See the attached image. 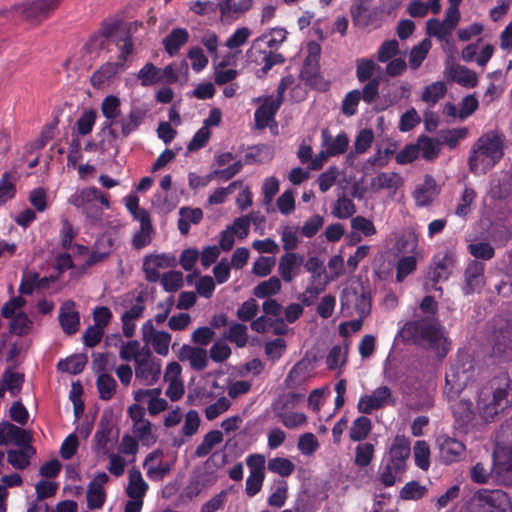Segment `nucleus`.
Listing matches in <instances>:
<instances>
[{"label": "nucleus", "instance_id": "obj_23", "mask_svg": "<svg viewBox=\"0 0 512 512\" xmlns=\"http://www.w3.org/2000/svg\"><path fill=\"white\" fill-rule=\"evenodd\" d=\"M304 263V256L295 252H286L279 259L278 273L281 279L290 283L298 275L302 264Z\"/></svg>", "mask_w": 512, "mask_h": 512}, {"label": "nucleus", "instance_id": "obj_28", "mask_svg": "<svg viewBox=\"0 0 512 512\" xmlns=\"http://www.w3.org/2000/svg\"><path fill=\"white\" fill-rule=\"evenodd\" d=\"M282 104L281 99L274 96H267L264 98L262 105L256 109L254 113L256 125L264 128L269 125L279 110Z\"/></svg>", "mask_w": 512, "mask_h": 512}, {"label": "nucleus", "instance_id": "obj_38", "mask_svg": "<svg viewBox=\"0 0 512 512\" xmlns=\"http://www.w3.org/2000/svg\"><path fill=\"white\" fill-rule=\"evenodd\" d=\"M402 183V179L396 172H380L371 179L370 188L377 192L382 189L395 191Z\"/></svg>", "mask_w": 512, "mask_h": 512}, {"label": "nucleus", "instance_id": "obj_3", "mask_svg": "<svg viewBox=\"0 0 512 512\" xmlns=\"http://www.w3.org/2000/svg\"><path fill=\"white\" fill-rule=\"evenodd\" d=\"M503 156V139L496 133L481 136L473 145L468 159L470 171L476 175L485 174Z\"/></svg>", "mask_w": 512, "mask_h": 512}, {"label": "nucleus", "instance_id": "obj_42", "mask_svg": "<svg viewBox=\"0 0 512 512\" xmlns=\"http://www.w3.org/2000/svg\"><path fill=\"white\" fill-rule=\"evenodd\" d=\"M179 215L178 229L182 235L188 234L191 224H198L203 218L200 208L182 207Z\"/></svg>", "mask_w": 512, "mask_h": 512}, {"label": "nucleus", "instance_id": "obj_20", "mask_svg": "<svg viewBox=\"0 0 512 512\" xmlns=\"http://www.w3.org/2000/svg\"><path fill=\"white\" fill-rule=\"evenodd\" d=\"M31 443L30 434L8 421L0 422V446H19Z\"/></svg>", "mask_w": 512, "mask_h": 512}, {"label": "nucleus", "instance_id": "obj_12", "mask_svg": "<svg viewBox=\"0 0 512 512\" xmlns=\"http://www.w3.org/2000/svg\"><path fill=\"white\" fill-rule=\"evenodd\" d=\"M110 478L105 472H98L90 480L86 490L87 508L90 510H100L103 508L107 494L105 490L106 484Z\"/></svg>", "mask_w": 512, "mask_h": 512}, {"label": "nucleus", "instance_id": "obj_29", "mask_svg": "<svg viewBox=\"0 0 512 512\" xmlns=\"http://www.w3.org/2000/svg\"><path fill=\"white\" fill-rule=\"evenodd\" d=\"M178 358L188 362L196 371L204 370L208 365L207 351L200 347L183 345L179 350Z\"/></svg>", "mask_w": 512, "mask_h": 512}, {"label": "nucleus", "instance_id": "obj_1", "mask_svg": "<svg viewBox=\"0 0 512 512\" xmlns=\"http://www.w3.org/2000/svg\"><path fill=\"white\" fill-rule=\"evenodd\" d=\"M512 393L509 375L501 373L476 391V410L470 400L461 399L452 405V412L458 427L467 432L479 424L477 416L483 423L495 420V417L508 405Z\"/></svg>", "mask_w": 512, "mask_h": 512}, {"label": "nucleus", "instance_id": "obj_64", "mask_svg": "<svg viewBox=\"0 0 512 512\" xmlns=\"http://www.w3.org/2000/svg\"><path fill=\"white\" fill-rule=\"evenodd\" d=\"M467 250L475 259L481 260H490L495 254L493 246L484 241L471 242L468 244Z\"/></svg>", "mask_w": 512, "mask_h": 512}, {"label": "nucleus", "instance_id": "obj_8", "mask_svg": "<svg viewBox=\"0 0 512 512\" xmlns=\"http://www.w3.org/2000/svg\"><path fill=\"white\" fill-rule=\"evenodd\" d=\"M482 512H512V503L507 493L501 489H480L474 496Z\"/></svg>", "mask_w": 512, "mask_h": 512}, {"label": "nucleus", "instance_id": "obj_16", "mask_svg": "<svg viewBox=\"0 0 512 512\" xmlns=\"http://www.w3.org/2000/svg\"><path fill=\"white\" fill-rule=\"evenodd\" d=\"M453 262V255L448 251L445 253H439L434 257L433 266L429 271V279L432 281V286L435 290H442L441 287L437 286V284L446 281L449 278Z\"/></svg>", "mask_w": 512, "mask_h": 512}, {"label": "nucleus", "instance_id": "obj_6", "mask_svg": "<svg viewBox=\"0 0 512 512\" xmlns=\"http://www.w3.org/2000/svg\"><path fill=\"white\" fill-rule=\"evenodd\" d=\"M61 0H31L16 6V13L31 25H38L57 9Z\"/></svg>", "mask_w": 512, "mask_h": 512}, {"label": "nucleus", "instance_id": "obj_52", "mask_svg": "<svg viewBox=\"0 0 512 512\" xmlns=\"http://www.w3.org/2000/svg\"><path fill=\"white\" fill-rule=\"evenodd\" d=\"M421 255H407L402 256L396 263V281L402 282L404 279L413 273L417 266V261Z\"/></svg>", "mask_w": 512, "mask_h": 512}, {"label": "nucleus", "instance_id": "obj_25", "mask_svg": "<svg viewBox=\"0 0 512 512\" xmlns=\"http://www.w3.org/2000/svg\"><path fill=\"white\" fill-rule=\"evenodd\" d=\"M58 318L64 333L73 335L78 331L80 315L74 301L67 300L61 305Z\"/></svg>", "mask_w": 512, "mask_h": 512}, {"label": "nucleus", "instance_id": "obj_31", "mask_svg": "<svg viewBox=\"0 0 512 512\" xmlns=\"http://www.w3.org/2000/svg\"><path fill=\"white\" fill-rule=\"evenodd\" d=\"M405 470L404 467L398 464L384 460L378 468L376 481L385 487H391L400 480Z\"/></svg>", "mask_w": 512, "mask_h": 512}, {"label": "nucleus", "instance_id": "obj_9", "mask_svg": "<svg viewBox=\"0 0 512 512\" xmlns=\"http://www.w3.org/2000/svg\"><path fill=\"white\" fill-rule=\"evenodd\" d=\"M395 403L396 400L392 390L386 385H381L375 388L371 393L360 396L357 403V410L361 414H371L387 406H393Z\"/></svg>", "mask_w": 512, "mask_h": 512}, {"label": "nucleus", "instance_id": "obj_45", "mask_svg": "<svg viewBox=\"0 0 512 512\" xmlns=\"http://www.w3.org/2000/svg\"><path fill=\"white\" fill-rule=\"evenodd\" d=\"M49 279L41 277L36 272H26L23 274L19 285V292L23 295H30L36 288H44L47 286Z\"/></svg>", "mask_w": 512, "mask_h": 512}, {"label": "nucleus", "instance_id": "obj_54", "mask_svg": "<svg viewBox=\"0 0 512 512\" xmlns=\"http://www.w3.org/2000/svg\"><path fill=\"white\" fill-rule=\"evenodd\" d=\"M87 363V358L83 354L72 355L58 362V369L72 375L81 373Z\"/></svg>", "mask_w": 512, "mask_h": 512}, {"label": "nucleus", "instance_id": "obj_11", "mask_svg": "<svg viewBox=\"0 0 512 512\" xmlns=\"http://www.w3.org/2000/svg\"><path fill=\"white\" fill-rule=\"evenodd\" d=\"M141 333L146 346H150L160 356L168 355L172 339L170 333L157 330L151 319L143 323Z\"/></svg>", "mask_w": 512, "mask_h": 512}, {"label": "nucleus", "instance_id": "obj_56", "mask_svg": "<svg viewBox=\"0 0 512 512\" xmlns=\"http://www.w3.org/2000/svg\"><path fill=\"white\" fill-rule=\"evenodd\" d=\"M299 227L295 225H285L280 230L282 247L286 252H293L300 242Z\"/></svg>", "mask_w": 512, "mask_h": 512}, {"label": "nucleus", "instance_id": "obj_43", "mask_svg": "<svg viewBox=\"0 0 512 512\" xmlns=\"http://www.w3.org/2000/svg\"><path fill=\"white\" fill-rule=\"evenodd\" d=\"M132 432L134 437L139 440L143 446L150 447L157 441L154 427L149 420L132 424Z\"/></svg>", "mask_w": 512, "mask_h": 512}, {"label": "nucleus", "instance_id": "obj_57", "mask_svg": "<svg viewBox=\"0 0 512 512\" xmlns=\"http://www.w3.org/2000/svg\"><path fill=\"white\" fill-rule=\"evenodd\" d=\"M468 134L465 127L441 130L438 133V141L440 144L447 145L450 149H454L460 140L464 139Z\"/></svg>", "mask_w": 512, "mask_h": 512}, {"label": "nucleus", "instance_id": "obj_36", "mask_svg": "<svg viewBox=\"0 0 512 512\" xmlns=\"http://www.w3.org/2000/svg\"><path fill=\"white\" fill-rule=\"evenodd\" d=\"M149 486L140 470L133 468L129 471L126 493L129 498L143 499Z\"/></svg>", "mask_w": 512, "mask_h": 512}, {"label": "nucleus", "instance_id": "obj_53", "mask_svg": "<svg viewBox=\"0 0 512 512\" xmlns=\"http://www.w3.org/2000/svg\"><path fill=\"white\" fill-rule=\"evenodd\" d=\"M431 46V41L425 38L411 49L409 55V66L412 70H417L421 66L423 61L426 59Z\"/></svg>", "mask_w": 512, "mask_h": 512}, {"label": "nucleus", "instance_id": "obj_30", "mask_svg": "<svg viewBox=\"0 0 512 512\" xmlns=\"http://www.w3.org/2000/svg\"><path fill=\"white\" fill-rule=\"evenodd\" d=\"M16 447L17 449L7 451V461L16 470H24L30 465V460L35 455V449L31 443Z\"/></svg>", "mask_w": 512, "mask_h": 512}, {"label": "nucleus", "instance_id": "obj_32", "mask_svg": "<svg viewBox=\"0 0 512 512\" xmlns=\"http://www.w3.org/2000/svg\"><path fill=\"white\" fill-rule=\"evenodd\" d=\"M287 31L283 28H272L268 32L262 34L253 42V49H262L263 47L270 50H277L285 41Z\"/></svg>", "mask_w": 512, "mask_h": 512}, {"label": "nucleus", "instance_id": "obj_44", "mask_svg": "<svg viewBox=\"0 0 512 512\" xmlns=\"http://www.w3.org/2000/svg\"><path fill=\"white\" fill-rule=\"evenodd\" d=\"M374 134L371 129H362L356 135L353 149L348 153L347 160L353 161L356 155L365 153L372 145Z\"/></svg>", "mask_w": 512, "mask_h": 512}, {"label": "nucleus", "instance_id": "obj_10", "mask_svg": "<svg viewBox=\"0 0 512 512\" xmlns=\"http://www.w3.org/2000/svg\"><path fill=\"white\" fill-rule=\"evenodd\" d=\"M436 446L439 451V460L444 465L460 462L466 452V445L448 434H440L436 437Z\"/></svg>", "mask_w": 512, "mask_h": 512}, {"label": "nucleus", "instance_id": "obj_58", "mask_svg": "<svg viewBox=\"0 0 512 512\" xmlns=\"http://www.w3.org/2000/svg\"><path fill=\"white\" fill-rule=\"evenodd\" d=\"M447 87L444 82L437 81L427 85L422 93V101L434 106L446 94Z\"/></svg>", "mask_w": 512, "mask_h": 512}, {"label": "nucleus", "instance_id": "obj_15", "mask_svg": "<svg viewBox=\"0 0 512 512\" xmlns=\"http://www.w3.org/2000/svg\"><path fill=\"white\" fill-rule=\"evenodd\" d=\"M484 270L485 265L477 260H471L467 264L464 271V284L462 291L464 295L480 293L484 286Z\"/></svg>", "mask_w": 512, "mask_h": 512}, {"label": "nucleus", "instance_id": "obj_49", "mask_svg": "<svg viewBox=\"0 0 512 512\" xmlns=\"http://www.w3.org/2000/svg\"><path fill=\"white\" fill-rule=\"evenodd\" d=\"M281 280L272 276L268 280L260 282L253 289V295L257 298L264 299L278 294L281 290Z\"/></svg>", "mask_w": 512, "mask_h": 512}, {"label": "nucleus", "instance_id": "obj_34", "mask_svg": "<svg viewBox=\"0 0 512 512\" xmlns=\"http://www.w3.org/2000/svg\"><path fill=\"white\" fill-rule=\"evenodd\" d=\"M410 455L409 441L403 436H396L389 450L386 460L398 464L406 469V460Z\"/></svg>", "mask_w": 512, "mask_h": 512}, {"label": "nucleus", "instance_id": "obj_46", "mask_svg": "<svg viewBox=\"0 0 512 512\" xmlns=\"http://www.w3.org/2000/svg\"><path fill=\"white\" fill-rule=\"evenodd\" d=\"M287 408L273 407L275 415L287 429H295L307 422V416L302 412H286Z\"/></svg>", "mask_w": 512, "mask_h": 512}, {"label": "nucleus", "instance_id": "obj_4", "mask_svg": "<svg viewBox=\"0 0 512 512\" xmlns=\"http://www.w3.org/2000/svg\"><path fill=\"white\" fill-rule=\"evenodd\" d=\"M68 202L80 209L91 224H97L102 221L103 207L110 209L108 196L96 187H86L77 190L72 194Z\"/></svg>", "mask_w": 512, "mask_h": 512}, {"label": "nucleus", "instance_id": "obj_55", "mask_svg": "<svg viewBox=\"0 0 512 512\" xmlns=\"http://www.w3.org/2000/svg\"><path fill=\"white\" fill-rule=\"evenodd\" d=\"M96 386L100 399L110 400L116 392L117 383L112 375L100 373V375L97 376Z\"/></svg>", "mask_w": 512, "mask_h": 512}, {"label": "nucleus", "instance_id": "obj_18", "mask_svg": "<svg viewBox=\"0 0 512 512\" xmlns=\"http://www.w3.org/2000/svg\"><path fill=\"white\" fill-rule=\"evenodd\" d=\"M493 356L500 360H509L512 358V324L507 323L505 327H500L492 338Z\"/></svg>", "mask_w": 512, "mask_h": 512}, {"label": "nucleus", "instance_id": "obj_19", "mask_svg": "<svg viewBox=\"0 0 512 512\" xmlns=\"http://www.w3.org/2000/svg\"><path fill=\"white\" fill-rule=\"evenodd\" d=\"M163 452L159 449L150 452L144 461L147 477L152 481L162 480L171 470V464L163 461Z\"/></svg>", "mask_w": 512, "mask_h": 512}, {"label": "nucleus", "instance_id": "obj_41", "mask_svg": "<svg viewBox=\"0 0 512 512\" xmlns=\"http://www.w3.org/2000/svg\"><path fill=\"white\" fill-rule=\"evenodd\" d=\"M351 13L354 25L362 28L377 26L376 9H370L366 5L360 4Z\"/></svg>", "mask_w": 512, "mask_h": 512}, {"label": "nucleus", "instance_id": "obj_61", "mask_svg": "<svg viewBox=\"0 0 512 512\" xmlns=\"http://www.w3.org/2000/svg\"><path fill=\"white\" fill-rule=\"evenodd\" d=\"M397 250L400 253L410 255H421L418 249V236L414 231L404 233L397 242Z\"/></svg>", "mask_w": 512, "mask_h": 512}, {"label": "nucleus", "instance_id": "obj_37", "mask_svg": "<svg viewBox=\"0 0 512 512\" xmlns=\"http://www.w3.org/2000/svg\"><path fill=\"white\" fill-rule=\"evenodd\" d=\"M476 197V191L472 187L466 186L457 199L454 214L462 219H466L473 210Z\"/></svg>", "mask_w": 512, "mask_h": 512}, {"label": "nucleus", "instance_id": "obj_22", "mask_svg": "<svg viewBox=\"0 0 512 512\" xmlns=\"http://www.w3.org/2000/svg\"><path fill=\"white\" fill-rule=\"evenodd\" d=\"M161 393V388L138 389L133 392V397L136 402H147L149 413L157 415L168 406L167 401L160 398Z\"/></svg>", "mask_w": 512, "mask_h": 512}, {"label": "nucleus", "instance_id": "obj_59", "mask_svg": "<svg viewBox=\"0 0 512 512\" xmlns=\"http://www.w3.org/2000/svg\"><path fill=\"white\" fill-rule=\"evenodd\" d=\"M417 147H419V154L427 160L435 159L440 152V143L427 136H420L417 140Z\"/></svg>", "mask_w": 512, "mask_h": 512}, {"label": "nucleus", "instance_id": "obj_13", "mask_svg": "<svg viewBox=\"0 0 512 512\" xmlns=\"http://www.w3.org/2000/svg\"><path fill=\"white\" fill-rule=\"evenodd\" d=\"M177 265V259L173 254H150L143 260V271L145 278L150 283H155L160 279L159 269L174 268Z\"/></svg>", "mask_w": 512, "mask_h": 512}, {"label": "nucleus", "instance_id": "obj_5", "mask_svg": "<svg viewBox=\"0 0 512 512\" xmlns=\"http://www.w3.org/2000/svg\"><path fill=\"white\" fill-rule=\"evenodd\" d=\"M475 376L473 358L469 354H459L445 376L444 395L448 401L456 400L468 387Z\"/></svg>", "mask_w": 512, "mask_h": 512}, {"label": "nucleus", "instance_id": "obj_48", "mask_svg": "<svg viewBox=\"0 0 512 512\" xmlns=\"http://www.w3.org/2000/svg\"><path fill=\"white\" fill-rule=\"evenodd\" d=\"M141 86L149 87L162 82V72L153 63L147 62L137 73Z\"/></svg>", "mask_w": 512, "mask_h": 512}, {"label": "nucleus", "instance_id": "obj_60", "mask_svg": "<svg viewBox=\"0 0 512 512\" xmlns=\"http://www.w3.org/2000/svg\"><path fill=\"white\" fill-rule=\"evenodd\" d=\"M415 465L421 470L427 471L430 467V447L424 440H418L413 447Z\"/></svg>", "mask_w": 512, "mask_h": 512}, {"label": "nucleus", "instance_id": "obj_47", "mask_svg": "<svg viewBox=\"0 0 512 512\" xmlns=\"http://www.w3.org/2000/svg\"><path fill=\"white\" fill-rule=\"evenodd\" d=\"M365 415L366 414H363L362 416L357 417L349 429V437L354 442L366 439L371 432L372 422Z\"/></svg>", "mask_w": 512, "mask_h": 512}, {"label": "nucleus", "instance_id": "obj_21", "mask_svg": "<svg viewBox=\"0 0 512 512\" xmlns=\"http://www.w3.org/2000/svg\"><path fill=\"white\" fill-rule=\"evenodd\" d=\"M147 114L148 108L145 105H132L127 115L119 121L121 135L128 137L137 131L144 123Z\"/></svg>", "mask_w": 512, "mask_h": 512}, {"label": "nucleus", "instance_id": "obj_50", "mask_svg": "<svg viewBox=\"0 0 512 512\" xmlns=\"http://www.w3.org/2000/svg\"><path fill=\"white\" fill-rule=\"evenodd\" d=\"M223 441V433L220 430H211L203 437L202 442L196 447L197 457L207 456L212 449Z\"/></svg>", "mask_w": 512, "mask_h": 512}, {"label": "nucleus", "instance_id": "obj_27", "mask_svg": "<svg viewBox=\"0 0 512 512\" xmlns=\"http://www.w3.org/2000/svg\"><path fill=\"white\" fill-rule=\"evenodd\" d=\"M440 189L431 175H425L423 183L416 186L413 192L415 203L419 207L430 205L439 194Z\"/></svg>", "mask_w": 512, "mask_h": 512}, {"label": "nucleus", "instance_id": "obj_33", "mask_svg": "<svg viewBox=\"0 0 512 512\" xmlns=\"http://www.w3.org/2000/svg\"><path fill=\"white\" fill-rule=\"evenodd\" d=\"M24 383V375L7 369L2 374L0 379V397H3L5 392L8 391L11 396H17Z\"/></svg>", "mask_w": 512, "mask_h": 512}, {"label": "nucleus", "instance_id": "obj_35", "mask_svg": "<svg viewBox=\"0 0 512 512\" xmlns=\"http://www.w3.org/2000/svg\"><path fill=\"white\" fill-rule=\"evenodd\" d=\"M189 40V33L184 28L173 29L164 39L163 46L169 56L178 54L182 46Z\"/></svg>", "mask_w": 512, "mask_h": 512}, {"label": "nucleus", "instance_id": "obj_51", "mask_svg": "<svg viewBox=\"0 0 512 512\" xmlns=\"http://www.w3.org/2000/svg\"><path fill=\"white\" fill-rule=\"evenodd\" d=\"M348 348L346 346H333L327 356L326 365L330 370H341L347 361Z\"/></svg>", "mask_w": 512, "mask_h": 512}, {"label": "nucleus", "instance_id": "obj_14", "mask_svg": "<svg viewBox=\"0 0 512 512\" xmlns=\"http://www.w3.org/2000/svg\"><path fill=\"white\" fill-rule=\"evenodd\" d=\"M487 195L491 200L506 201L512 197V166L490 177Z\"/></svg>", "mask_w": 512, "mask_h": 512}, {"label": "nucleus", "instance_id": "obj_40", "mask_svg": "<svg viewBox=\"0 0 512 512\" xmlns=\"http://www.w3.org/2000/svg\"><path fill=\"white\" fill-rule=\"evenodd\" d=\"M449 76L457 84L466 88H473L478 83L477 74L473 70L462 65L450 67Z\"/></svg>", "mask_w": 512, "mask_h": 512}, {"label": "nucleus", "instance_id": "obj_62", "mask_svg": "<svg viewBox=\"0 0 512 512\" xmlns=\"http://www.w3.org/2000/svg\"><path fill=\"white\" fill-rule=\"evenodd\" d=\"M378 69L379 66L373 59L360 58L356 62V77L360 82L371 80Z\"/></svg>", "mask_w": 512, "mask_h": 512}, {"label": "nucleus", "instance_id": "obj_24", "mask_svg": "<svg viewBox=\"0 0 512 512\" xmlns=\"http://www.w3.org/2000/svg\"><path fill=\"white\" fill-rule=\"evenodd\" d=\"M349 138L345 132H340L335 137L327 128L321 130V147L331 157L339 156L347 151Z\"/></svg>", "mask_w": 512, "mask_h": 512}, {"label": "nucleus", "instance_id": "obj_63", "mask_svg": "<svg viewBox=\"0 0 512 512\" xmlns=\"http://www.w3.org/2000/svg\"><path fill=\"white\" fill-rule=\"evenodd\" d=\"M124 69V65L122 63L114 62V63H106L97 70L92 76L93 84H101Z\"/></svg>", "mask_w": 512, "mask_h": 512}, {"label": "nucleus", "instance_id": "obj_7", "mask_svg": "<svg viewBox=\"0 0 512 512\" xmlns=\"http://www.w3.org/2000/svg\"><path fill=\"white\" fill-rule=\"evenodd\" d=\"M142 356L134 364L135 383L140 386H152L161 378L162 362L153 355L152 351Z\"/></svg>", "mask_w": 512, "mask_h": 512}, {"label": "nucleus", "instance_id": "obj_39", "mask_svg": "<svg viewBox=\"0 0 512 512\" xmlns=\"http://www.w3.org/2000/svg\"><path fill=\"white\" fill-rule=\"evenodd\" d=\"M150 351V348L142 347L138 340L122 341L119 346V357L123 361L133 360L134 364H136L143 357L142 355H146Z\"/></svg>", "mask_w": 512, "mask_h": 512}, {"label": "nucleus", "instance_id": "obj_26", "mask_svg": "<svg viewBox=\"0 0 512 512\" xmlns=\"http://www.w3.org/2000/svg\"><path fill=\"white\" fill-rule=\"evenodd\" d=\"M101 112L105 117L104 128L110 129V134H113V126L118 125L122 118L120 98L115 95L106 96L101 103Z\"/></svg>", "mask_w": 512, "mask_h": 512}, {"label": "nucleus", "instance_id": "obj_17", "mask_svg": "<svg viewBox=\"0 0 512 512\" xmlns=\"http://www.w3.org/2000/svg\"><path fill=\"white\" fill-rule=\"evenodd\" d=\"M145 308V301L141 294L136 296L130 306H126V310L121 315L122 332L125 337L131 338L134 336L136 321L142 317Z\"/></svg>", "mask_w": 512, "mask_h": 512}, {"label": "nucleus", "instance_id": "obj_2", "mask_svg": "<svg viewBox=\"0 0 512 512\" xmlns=\"http://www.w3.org/2000/svg\"><path fill=\"white\" fill-rule=\"evenodd\" d=\"M404 337L438 360H443L451 349L445 328L437 317L418 316L405 323Z\"/></svg>", "mask_w": 512, "mask_h": 512}]
</instances>
